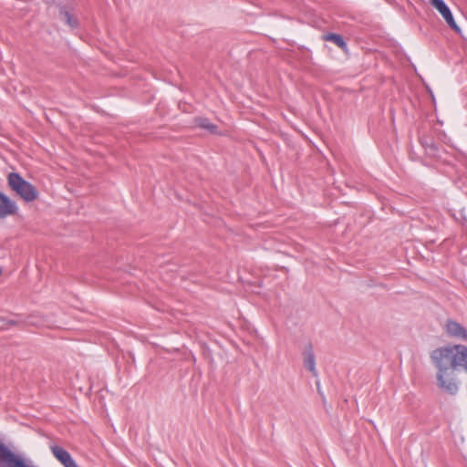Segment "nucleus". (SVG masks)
I'll list each match as a JSON object with an SVG mask.
<instances>
[{"mask_svg": "<svg viewBox=\"0 0 467 467\" xmlns=\"http://www.w3.org/2000/svg\"><path fill=\"white\" fill-rule=\"evenodd\" d=\"M438 356L441 366H451L452 369L463 368L467 372V347L453 345L441 347L433 350Z\"/></svg>", "mask_w": 467, "mask_h": 467, "instance_id": "nucleus-1", "label": "nucleus"}, {"mask_svg": "<svg viewBox=\"0 0 467 467\" xmlns=\"http://www.w3.org/2000/svg\"><path fill=\"white\" fill-rule=\"evenodd\" d=\"M431 359L438 369L436 376L438 388L446 394L456 395L459 390V382L455 377L456 369H452L451 366H441L439 356L434 351L431 353Z\"/></svg>", "mask_w": 467, "mask_h": 467, "instance_id": "nucleus-2", "label": "nucleus"}, {"mask_svg": "<svg viewBox=\"0 0 467 467\" xmlns=\"http://www.w3.org/2000/svg\"><path fill=\"white\" fill-rule=\"evenodd\" d=\"M7 184L25 202H30L38 198L36 188L17 172H10L8 174Z\"/></svg>", "mask_w": 467, "mask_h": 467, "instance_id": "nucleus-3", "label": "nucleus"}, {"mask_svg": "<svg viewBox=\"0 0 467 467\" xmlns=\"http://www.w3.org/2000/svg\"><path fill=\"white\" fill-rule=\"evenodd\" d=\"M0 467H35L30 461L13 451L0 440Z\"/></svg>", "mask_w": 467, "mask_h": 467, "instance_id": "nucleus-4", "label": "nucleus"}, {"mask_svg": "<svg viewBox=\"0 0 467 467\" xmlns=\"http://www.w3.org/2000/svg\"><path fill=\"white\" fill-rule=\"evenodd\" d=\"M53 456L64 466V467H78L77 462L74 461L68 451L64 450L62 447L51 444L49 446Z\"/></svg>", "mask_w": 467, "mask_h": 467, "instance_id": "nucleus-5", "label": "nucleus"}, {"mask_svg": "<svg viewBox=\"0 0 467 467\" xmlns=\"http://www.w3.org/2000/svg\"><path fill=\"white\" fill-rule=\"evenodd\" d=\"M444 328L449 337L467 341V329L456 321L448 320Z\"/></svg>", "mask_w": 467, "mask_h": 467, "instance_id": "nucleus-6", "label": "nucleus"}, {"mask_svg": "<svg viewBox=\"0 0 467 467\" xmlns=\"http://www.w3.org/2000/svg\"><path fill=\"white\" fill-rule=\"evenodd\" d=\"M18 207L8 196L0 192V219L9 215H15Z\"/></svg>", "mask_w": 467, "mask_h": 467, "instance_id": "nucleus-7", "label": "nucleus"}, {"mask_svg": "<svg viewBox=\"0 0 467 467\" xmlns=\"http://www.w3.org/2000/svg\"><path fill=\"white\" fill-rule=\"evenodd\" d=\"M303 360H304V366L306 369H308L313 376H317V371L316 368V360H315V354L313 351V348L311 346H308L306 348V349L303 352Z\"/></svg>", "mask_w": 467, "mask_h": 467, "instance_id": "nucleus-8", "label": "nucleus"}, {"mask_svg": "<svg viewBox=\"0 0 467 467\" xmlns=\"http://www.w3.org/2000/svg\"><path fill=\"white\" fill-rule=\"evenodd\" d=\"M60 18L65 21L71 28L78 26V20L73 14L66 9L60 11Z\"/></svg>", "mask_w": 467, "mask_h": 467, "instance_id": "nucleus-9", "label": "nucleus"}, {"mask_svg": "<svg viewBox=\"0 0 467 467\" xmlns=\"http://www.w3.org/2000/svg\"><path fill=\"white\" fill-rule=\"evenodd\" d=\"M195 124L202 129L209 130L211 133H216L217 127L212 124L205 118H197L195 119Z\"/></svg>", "mask_w": 467, "mask_h": 467, "instance_id": "nucleus-10", "label": "nucleus"}, {"mask_svg": "<svg viewBox=\"0 0 467 467\" xmlns=\"http://www.w3.org/2000/svg\"><path fill=\"white\" fill-rule=\"evenodd\" d=\"M429 2L431 5L441 14V16H442L443 14H445V12L450 10L443 0H429Z\"/></svg>", "mask_w": 467, "mask_h": 467, "instance_id": "nucleus-11", "label": "nucleus"}, {"mask_svg": "<svg viewBox=\"0 0 467 467\" xmlns=\"http://www.w3.org/2000/svg\"><path fill=\"white\" fill-rule=\"evenodd\" d=\"M441 16L451 29H453L457 33H460V28L455 23L451 10L445 12V14H443Z\"/></svg>", "mask_w": 467, "mask_h": 467, "instance_id": "nucleus-12", "label": "nucleus"}, {"mask_svg": "<svg viewBox=\"0 0 467 467\" xmlns=\"http://www.w3.org/2000/svg\"><path fill=\"white\" fill-rule=\"evenodd\" d=\"M324 39L335 43L339 47L346 46L342 36L337 34H327L324 36Z\"/></svg>", "mask_w": 467, "mask_h": 467, "instance_id": "nucleus-13", "label": "nucleus"}, {"mask_svg": "<svg viewBox=\"0 0 467 467\" xmlns=\"http://www.w3.org/2000/svg\"><path fill=\"white\" fill-rule=\"evenodd\" d=\"M2 273H3V269H2V267H0V275H2Z\"/></svg>", "mask_w": 467, "mask_h": 467, "instance_id": "nucleus-14", "label": "nucleus"}]
</instances>
